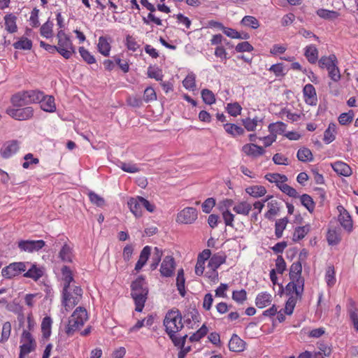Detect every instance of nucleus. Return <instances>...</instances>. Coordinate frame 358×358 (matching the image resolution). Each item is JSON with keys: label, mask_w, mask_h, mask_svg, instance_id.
Listing matches in <instances>:
<instances>
[{"label": "nucleus", "mask_w": 358, "mask_h": 358, "mask_svg": "<svg viewBox=\"0 0 358 358\" xmlns=\"http://www.w3.org/2000/svg\"><path fill=\"white\" fill-rule=\"evenodd\" d=\"M317 14L319 17L325 20H334L338 18L340 15L339 13L337 11L323 8L318 9Z\"/></svg>", "instance_id": "obj_51"}, {"label": "nucleus", "mask_w": 358, "mask_h": 358, "mask_svg": "<svg viewBox=\"0 0 358 358\" xmlns=\"http://www.w3.org/2000/svg\"><path fill=\"white\" fill-rule=\"evenodd\" d=\"M147 76L150 78L155 79L157 81H162L164 74L162 70L158 66H149Z\"/></svg>", "instance_id": "obj_42"}, {"label": "nucleus", "mask_w": 358, "mask_h": 358, "mask_svg": "<svg viewBox=\"0 0 358 358\" xmlns=\"http://www.w3.org/2000/svg\"><path fill=\"white\" fill-rule=\"evenodd\" d=\"M29 265L31 266L30 268L23 274V276L37 281L43 275V270L36 264L30 262Z\"/></svg>", "instance_id": "obj_24"}, {"label": "nucleus", "mask_w": 358, "mask_h": 358, "mask_svg": "<svg viewBox=\"0 0 358 358\" xmlns=\"http://www.w3.org/2000/svg\"><path fill=\"white\" fill-rule=\"evenodd\" d=\"M3 19L5 29L9 34H14L17 31V17L13 13L6 14Z\"/></svg>", "instance_id": "obj_21"}, {"label": "nucleus", "mask_w": 358, "mask_h": 358, "mask_svg": "<svg viewBox=\"0 0 358 358\" xmlns=\"http://www.w3.org/2000/svg\"><path fill=\"white\" fill-rule=\"evenodd\" d=\"M299 197L301 204L308 210L309 213H312L315 207V203L313 198L307 194H303Z\"/></svg>", "instance_id": "obj_45"}, {"label": "nucleus", "mask_w": 358, "mask_h": 358, "mask_svg": "<svg viewBox=\"0 0 358 358\" xmlns=\"http://www.w3.org/2000/svg\"><path fill=\"white\" fill-rule=\"evenodd\" d=\"M287 128V124L282 122L271 123L268 125V131L276 138L277 134H282Z\"/></svg>", "instance_id": "obj_39"}, {"label": "nucleus", "mask_w": 358, "mask_h": 358, "mask_svg": "<svg viewBox=\"0 0 358 358\" xmlns=\"http://www.w3.org/2000/svg\"><path fill=\"white\" fill-rule=\"evenodd\" d=\"M304 290V279L291 280L285 287L286 294L291 296L294 292L299 300H301Z\"/></svg>", "instance_id": "obj_9"}, {"label": "nucleus", "mask_w": 358, "mask_h": 358, "mask_svg": "<svg viewBox=\"0 0 358 358\" xmlns=\"http://www.w3.org/2000/svg\"><path fill=\"white\" fill-rule=\"evenodd\" d=\"M13 45L17 50H29L32 48V41L26 37H22Z\"/></svg>", "instance_id": "obj_46"}, {"label": "nucleus", "mask_w": 358, "mask_h": 358, "mask_svg": "<svg viewBox=\"0 0 358 358\" xmlns=\"http://www.w3.org/2000/svg\"><path fill=\"white\" fill-rule=\"evenodd\" d=\"M162 250L157 247H155L154 248V252L152 256V262L151 264H150V268L151 271H155L157 268L159 262L162 260Z\"/></svg>", "instance_id": "obj_40"}, {"label": "nucleus", "mask_w": 358, "mask_h": 358, "mask_svg": "<svg viewBox=\"0 0 358 358\" xmlns=\"http://www.w3.org/2000/svg\"><path fill=\"white\" fill-rule=\"evenodd\" d=\"M242 150L247 155L252 156L253 157H257L265 152L264 149L262 146L254 143H249L243 145Z\"/></svg>", "instance_id": "obj_20"}, {"label": "nucleus", "mask_w": 358, "mask_h": 358, "mask_svg": "<svg viewBox=\"0 0 358 358\" xmlns=\"http://www.w3.org/2000/svg\"><path fill=\"white\" fill-rule=\"evenodd\" d=\"M151 254V247L149 245L145 246L141 250L139 259L137 261L135 270L139 271L146 264Z\"/></svg>", "instance_id": "obj_25"}, {"label": "nucleus", "mask_w": 358, "mask_h": 358, "mask_svg": "<svg viewBox=\"0 0 358 358\" xmlns=\"http://www.w3.org/2000/svg\"><path fill=\"white\" fill-rule=\"evenodd\" d=\"M99 52L105 57L109 56L110 50V45L108 42L107 39L101 36L99 38V43L97 45Z\"/></svg>", "instance_id": "obj_43"}, {"label": "nucleus", "mask_w": 358, "mask_h": 358, "mask_svg": "<svg viewBox=\"0 0 358 358\" xmlns=\"http://www.w3.org/2000/svg\"><path fill=\"white\" fill-rule=\"evenodd\" d=\"M148 294L145 277L139 275L131 284V296L134 301L136 312H142Z\"/></svg>", "instance_id": "obj_2"}, {"label": "nucleus", "mask_w": 358, "mask_h": 358, "mask_svg": "<svg viewBox=\"0 0 358 358\" xmlns=\"http://www.w3.org/2000/svg\"><path fill=\"white\" fill-rule=\"evenodd\" d=\"M310 231V225L307 224L302 227H296L294 229L293 234L292 241L294 242H298L303 239L308 233Z\"/></svg>", "instance_id": "obj_31"}, {"label": "nucleus", "mask_w": 358, "mask_h": 358, "mask_svg": "<svg viewBox=\"0 0 358 358\" xmlns=\"http://www.w3.org/2000/svg\"><path fill=\"white\" fill-rule=\"evenodd\" d=\"M272 301V296L271 294L263 292L257 294L255 299V305L259 308H264L270 305Z\"/></svg>", "instance_id": "obj_27"}, {"label": "nucleus", "mask_w": 358, "mask_h": 358, "mask_svg": "<svg viewBox=\"0 0 358 358\" xmlns=\"http://www.w3.org/2000/svg\"><path fill=\"white\" fill-rule=\"evenodd\" d=\"M277 201H271L268 203V210L265 213L264 216L269 220H273V216L277 215L280 211V208L278 206Z\"/></svg>", "instance_id": "obj_54"}, {"label": "nucleus", "mask_w": 358, "mask_h": 358, "mask_svg": "<svg viewBox=\"0 0 358 358\" xmlns=\"http://www.w3.org/2000/svg\"><path fill=\"white\" fill-rule=\"evenodd\" d=\"M333 170L338 175L350 176L352 174L350 166L345 162L337 161L331 164Z\"/></svg>", "instance_id": "obj_23"}, {"label": "nucleus", "mask_w": 358, "mask_h": 358, "mask_svg": "<svg viewBox=\"0 0 358 358\" xmlns=\"http://www.w3.org/2000/svg\"><path fill=\"white\" fill-rule=\"evenodd\" d=\"M198 217V211L195 208L186 207L177 215V222L182 224H192Z\"/></svg>", "instance_id": "obj_8"}, {"label": "nucleus", "mask_w": 358, "mask_h": 358, "mask_svg": "<svg viewBox=\"0 0 358 358\" xmlns=\"http://www.w3.org/2000/svg\"><path fill=\"white\" fill-rule=\"evenodd\" d=\"M61 271L64 282L62 304L66 311L69 312L80 302L83 292L80 286L76 285L73 286V292H71V283L74 282V278L69 266H63Z\"/></svg>", "instance_id": "obj_1"}, {"label": "nucleus", "mask_w": 358, "mask_h": 358, "mask_svg": "<svg viewBox=\"0 0 358 358\" xmlns=\"http://www.w3.org/2000/svg\"><path fill=\"white\" fill-rule=\"evenodd\" d=\"M336 134V124L335 123L331 122L327 129L324 132V138L323 141L325 143L329 144L333 142L335 138Z\"/></svg>", "instance_id": "obj_33"}, {"label": "nucleus", "mask_w": 358, "mask_h": 358, "mask_svg": "<svg viewBox=\"0 0 358 358\" xmlns=\"http://www.w3.org/2000/svg\"><path fill=\"white\" fill-rule=\"evenodd\" d=\"M182 315L178 308L169 310L164 318V331L169 338H174L173 335L180 332L184 328Z\"/></svg>", "instance_id": "obj_3"}, {"label": "nucleus", "mask_w": 358, "mask_h": 358, "mask_svg": "<svg viewBox=\"0 0 358 358\" xmlns=\"http://www.w3.org/2000/svg\"><path fill=\"white\" fill-rule=\"evenodd\" d=\"M265 178L271 182H275L278 187L281 182H285L287 180V177L285 175L280 173H267Z\"/></svg>", "instance_id": "obj_55"}, {"label": "nucleus", "mask_w": 358, "mask_h": 358, "mask_svg": "<svg viewBox=\"0 0 358 358\" xmlns=\"http://www.w3.org/2000/svg\"><path fill=\"white\" fill-rule=\"evenodd\" d=\"M57 44V52L66 59H70L73 55L76 53V48L69 36L59 38Z\"/></svg>", "instance_id": "obj_7"}, {"label": "nucleus", "mask_w": 358, "mask_h": 358, "mask_svg": "<svg viewBox=\"0 0 358 358\" xmlns=\"http://www.w3.org/2000/svg\"><path fill=\"white\" fill-rule=\"evenodd\" d=\"M148 10H150V13H148V16L145 17H143V23L146 24H149L151 22L156 24L157 25H162V21L161 19H159V17H155L152 13H154L155 10H156V8L155 7V6L153 4H152L151 3H150L146 7H145Z\"/></svg>", "instance_id": "obj_29"}, {"label": "nucleus", "mask_w": 358, "mask_h": 358, "mask_svg": "<svg viewBox=\"0 0 358 358\" xmlns=\"http://www.w3.org/2000/svg\"><path fill=\"white\" fill-rule=\"evenodd\" d=\"M252 209V206L247 201H241L234 206L233 210L237 214L248 215Z\"/></svg>", "instance_id": "obj_48"}, {"label": "nucleus", "mask_w": 358, "mask_h": 358, "mask_svg": "<svg viewBox=\"0 0 358 358\" xmlns=\"http://www.w3.org/2000/svg\"><path fill=\"white\" fill-rule=\"evenodd\" d=\"M341 207L343 211L340 212L338 221L344 229L348 232H350L353 228L352 220L349 213L343 207Z\"/></svg>", "instance_id": "obj_18"}, {"label": "nucleus", "mask_w": 358, "mask_h": 358, "mask_svg": "<svg viewBox=\"0 0 358 358\" xmlns=\"http://www.w3.org/2000/svg\"><path fill=\"white\" fill-rule=\"evenodd\" d=\"M224 129L227 134H230L233 137L241 136L245 133L243 128L233 123L224 124Z\"/></svg>", "instance_id": "obj_34"}, {"label": "nucleus", "mask_w": 358, "mask_h": 358, "mask_svg": "<svg viewBox=\"0 0 358 358\" xmlns=\"http://www.w3.org/2000/svg\"><path fill=\"white\" fill-rule=\"evenodd\" d=\"M283 193L286 194L290 197L292 198H298L299 197V195L297 192V191L292 187L289 186L287 184L281 182L280 185H278V187Z\"/></svg>", "instance_id": "obj_57"}, {"label": "nucleus", "mask_w": 358, "mask_h": 358, "mask_svg": "<svg viewBox=\"0 0 358 358\" xmlns=\"http://www.w3.org/2000/svg\"><path fill=\"white\" fill-rule=\"evenodd\" d=\"M185 89L194 90L196 87V77L194 73H189L182 81Z\"/></svg>", "instance_id": "obj_63"}, {"label": "nucleus", "mask_w": 358, "mask_h": 358, "mask_svg": "<svg viewBox=\"0 0 358 358\" xmlns=\"http://www.w3.org/2000/svg\"><path fill=\"white\" fill-rule=\"evenodd\" d=\"M296 157L301 162H311L313 160V156L310 149L307 148H300L298 152Z\"/></svg>", "instance_id": "obj_47"}, {"label": "nucleus", "mask_w": 358, "mask_h": 358, "mask_svg": "<svg viewBox=\"0 0 358 358\" xmlns=\"http://www.w3.org/2000/svg\"><path fill=\"white\" fill-rule=\"evenodd\" d=\"M39 103L41 108L45 112L53 113L56 110V104L53 96L44 94V98L40 101Z\"/></svg>", "instance_id": "obj_22"}, {"label": "nucleus", "mask_w": 358, "mask_h": 358, "mask_svg": "<svg viewBox=\"0 0 358 358\" xmlns=\"http://www.w3.org/2000/svg\"><path fill=\"white\" fill-rule=\"evenodd\" d=\"M79 53L87 64H92L96 62L95 57L84 47L79 48Z\"/></svg>", "instance_id": "obj_61"}, {"label": "nucleus", "mask_w": 358, "mask_h": 358, "mask_svg": "<svg viewBox=\"0 0 358 358\" xmlns=\"http://www.w3.org/2000/svg\"><path fill=\"white\" fill-rule=\"evenodd\" d=\"M6 113L16 120L24 121L31 119L34 117V110L31 106L8 108L6 109Z\"/></svg>", "instance_id": "obj_6"}, {"label": "nucleus", "mask_w": 358, "mask_h": 358, "mask_svg": "<svg viewBox=\"0 0 358 358\" xmlns=\"http://www.w3.org/2000/svg\"><path fill=\"white\" fill-rule=\"evenodd\" d=\"M30 104L39 103L44 98V93L40 90H25Z\"/></svg>", "instance_id": "obj_44"}, {"label": "nucleus", "mask_w": 358, "mask_h": 358, "mask_svg": "<svg viewBox=\"0 0 358 358\" xmlns=\"http://www.w3.org/2000/svg\"><path fill=\"white\" fill-rule=\"evenodd\" d=\"M30 262H17L10 263L1 270V275L6 279H11L15 276L20 275L27 270Z\"/></svg>", "instance_id": "obj_5"}, {"label": "nucleus", "mask_w": 358, "mask_h": 358, "mask_svg": "<svg viewBox=\"0 0 358 358\" xmlns=\"http://www.w3.org/2000/svg\"><path fill=\"white\" fill-rule=\"evenodd\" d=\"M241 24L251 27L253 29H256L260 26L258 20L255 17L251 15H245L243 17L241 21Z\"/></svg>", "instance_id": "obj_50"}, {"label": "nucleus", "mask_w": 358, "mask_h": 358, "mask_svg": "<svg viewBox=\"0 0 358 358\" xmlns=\"http://www.w3.org/2000/svg\"><path fill=\"white\" fill-rule=\"evenodd\" d=\"M54 24L52 22L50 21L49 20L45 22L40 29V34L42 36L50 38L52 36V28H53Z\"/></svg>", "instance_id": "obj_53"}, {"label": "nucleus", "mask_w": 358, "mask_h": 358, "mask_svg": "<svg viewBox=\"0 0 358 358\" xmlns=\"http://www.w3.org/2000/svg\"><path fill=\"white\" fill-rule=\"evenodd\" d=\"M304 55L310 64H315L318 59V50L315 45L305 48Z\"/></svg>", "instance_id": "obj_32"}, {"label": "nucleus", "mask_w": 358, "mask_h": 358, "mask_svg": "<svg viewBox=\"0 0 358 358\" xmlns=\"http://www.w3.org/2000/svg\"><path fill=\"white\" fill-rule=\"evenodd\" d=\"M148 10H150V13H148V16L145 17H143V23L146 24H149L151 22L156 24L157 25H162V21L161 19H159V17H155L152 13H154L155 10H156V8L155 7V6L153 4H152L151 3H150L146 7H145Z\"/></svg>", "instance_id": "obj_28"}, {"label": "nucleus", "mask_w": 358, "mask_h": 358, "mask_svg": "<svg viewBox=\"0 0 358 358\" xmlns=\"http://www.w3.org/2000/svg\"><path fill=\"white\" fill-rule=\"evenodd\" d=\"M59 258L63 262H72V249L67 245L64 244L59 253Z\"/></svg>", "instance_id": "obj_49"}, {"label": "nucleus", "mask_w": 358, "mask_h": 358, "mask_svg": "<svg viewBox=\"0 0 358 358\" xmlns=\"http://www.w3.org/2000/svg\"><path fill=\"white\" fill-rule=\"evenodd\" d=\"M208 327L203 324L200 329L189 336V340L192 343L199 341L208 334Z\"/></svg>", "instance_id": "obj_52"}, {"label": "nucleus", "mask_w": 358, "mask_h": 358, "mask_svg": "<svg viewBox=\"0 0 358 358\" xmlns=\"http://www.w3.org/2000/svg\"><path fill=\"white\" fill-rule=\"evenodd\" d=\"M185 279L184 276V271L182 268H180L178 271L177 278H176V286L177 289L182 296H185Z\"/></svg>", "instance_id": "obj_41"}, {"label": "nucleus", "mask_w": 358, "mask_h": 358, "mask_svg": "<svg viewBox=\"0 0 358 358\" xmlns=\"http://www.w3.org/2000/svg\"><path fill=\"white\" fill-rule=\"evenodd\" d=\"M327 240L329 245H336L341 241V236L335 229H329L327 231Z\"/></svg>", "instance_id": "obj_56"}, {"label": "nucleus", "mask_w": 358, "mask_h": 358, "mask_svg": "<svg viewBox=\"0 0 358 358\" xmlns=\"http://www.w3.org/2000/svg\"><path fill=\"white\" fill-rule=\"evenodd\" d=\"M242 124L244 126V128L248 131H253L256 129L258 122H262L263 119L259 118L257 116L253 117L252 119L250 117H246L245 119H242Z\"/></svg>", "instance_id": "obj_35"}, {"label": "nucleus", "mask_w": 358, "mask_h": 358, "mask_svg": "<svg viewBox=\"0 0 358 358\" xmlns=\"http://www.w3.org/2000/svg\"><path fill=\"white\" fill-rule=\"evenodd\" d=\"M52 320L50 317L45 316L43 317L41 323V331L43 337L45 339H48L51 335V327Z\"/></svg>", "instance_id": "obj_37"}, {"label": "nucleus", "mask_w": 358, "mask_h": 358, "mask_svg": "<svg viewBox=\"0 0 358 358\" xmlns=\"http://www.w3.org/2000/svg\"><path fill=\"white\" fill-rule=\"evenodd\" d=\"M10 103L15 108L26 107L30 104L25 90L13 94L10 97Z\"/></svg>", "instance_id": "obj_13"}, {"label": "nucleus", "mask_w": 358, "mask_h": 358, "mask_svg": "<svg viewBox=\"0 0 358 358\" xmlns=\"http://www.w3.org/2000/svg\"><path fill=\"white\" fill-rule=\"evenodd\" d=\"M227 260V255L224 252H221L215 253L211 256L208 261V267L214 270V275L215 270H217L222 264H224Z\"/></svg>", "instance_id": "obj_15"}, {"label": "nucleus", "mask_w": 358, "mask_h": 358, "mask_svg": "<svg viewBox=\"0 0 358 358\" xmlns=\"http://www.w3.org/2000/svg\"><path fill=\"white\" fill-rule=\"evenodd\" d=\"M185 313V317H189L190 319L192 320V321L194 323H197L200 322V314L198 311V310L195 308V306L189 307L187 310H185L184 312Z\"/></svg>", "instance_id": "obj_60"}, {"label": "nucleus", "mask_w": 358, "mask_h": 358, "mask_svg": "<svg viewBox=\"0 0 358 358\" xmlns=\"http://www.w3.org/2000/svg\"><path fill=\"white\" fill-rule=\"evenodd\" d=\"M303 93L306 103L311 106L317 104V94L313 85L306 84L303 89Z\"/></svg>", "instance_id": "obj_14"}, {"label": "nucleus", "mask_w": 358, "mask_h": 358, "mask_svg": "<svg viewBox=\"0 0 358 358\" xmlns=\"http://www.w3.org/2000/svg\"><path fill=\"white\" fill-rule=\"evenodd\" d=\"M302 265L301 261L294 262L289 268V279L291 280H297V279H304L301 276Z\"/></svg>", "instance_id": "obj_30"}, {"label": "nucleus", "mask_w": 358, "mask_h": 358, "mask_svg": "<svg viewBox=\"0 0 358 358\" xmlns=\"http://www.w3.org/2000/svg\"><path fill=\"white\" fill-rule=\"evenodd\" d=\"M176 268L175 259L172 256H166L160 266V274L162 277L169 278L171 277Z\"/></svg>", "instance_id": "obj_11"}, {"label": "nucleus", "mask_w": 358, "mask_h": 358, "mask_svg": "<svg viewBox=\"0 0 358 358\" xmlns=\"http://www.w3.org/2000/svg\"><path fill=\"white\" fill-rule=\"evenodd\" d=\"M45 245V243L43 240H21L18 242L17 246L21 251L33 252L34 251H38L42 249Z\"/></svg>", "instance_id": "obj_10"}, {"label": "nucleus", "mask_w": 358, "mask_h": 358, "mask_svg": "<svg viewBox=\"0 0 358 358\" xmlns=\"http://www.w3.org/2000/svg\"><path fill=\"white\" fill-rule=\"evenodd\" d=\"M141 199V196H137L136 197H131L129 199L127 202V205L131 210V212L136 217H140L143 215L142 211V206L140 200Z\"/></svg>", "instance_id": "obj_17"}, {"label": "nucleus", "mask_w": 358, "mask_h": 358, "mask_svg": "<svg viewBox=\"0 0 358 358\" xmlns=\"http://www.w3.org/2000/svg\"><path fill=\"white\" fill-rule=\"evenodd\" d=\"M19 149V143L17 140H12L3 144L1 149V156L4 159L10 157L16 153Z\"/></svg>", "instance_id": "obj_12"}, {"label": "nucleus", "mask_w": 358, "mask_h": 358, "mask_svg": "<svg viewBox=\"0 0 358 358\" xmlns=\"http://www.w3.org/2000/svg\"><path fill=\"white\" fill-rule=\"evenodd\" d=\"M241 110H242V107L238 102L230 103H228L227 106V113L233 117H236L238 115H240L241 113Z\"/></svg>", "instance_id": "obj_62"}, {"label": "nucleus", "mask_w": 358, "mask_h": 358, "mask_svg": "<svg viewBox=\"0 0 358 358\" xmlns=\"http://www.w3.org/2000/svg\"><path fill=\"white\" fill-rule=\"evenodd\" d=\"M87 320V313L85 308L77 307L69 318V324L66 327V333L71 335L78 328L83 326L85 322Z\"/></svg>", "instance_id": "obj_4"}, {"label": "nucleus", "mask_w": 358, "mask_h": 358, "mask_svg": "<svg viewBox=\"0 0 358 358\" xmlns=\"http://www.w3.org/2000/svg\"><path fill=\"white\" fill-rule=\"evenodd\" d=\"M335 269L334 266H328L326 273H325V280L327 284L329 287H333L336 283V277H335Z\"/></svg>", "instance_id": "obj_59"}, {"label": "nucleus", "mask_w": 358, "mask_h": 358, "mask_svg": "<svg viewBox=\"0 0 358 358\" xmlns=\"http://www.w3.org/2000/svg\"><path fill=\"white\" fill-rule=\"evenodd\" d=\"M289 220L287 217L279 219L275 223V235L277 238L282 236L283 231L286 229Z\"/></svg>", "instance_id": "obj_38"}, {"label": "nucleus", "mask_w": 358, "mask_h": 358, "mask_svg": "<svg viewBox=\"0 0 358 358\" xmlns=\"http://www.w3.org/2000/svg\"><path fill=\"white\" fill-rule=\"evenodd\" d=\"M348 313L353 327L358 331V308L356 306L355 301L352 299H350L348 301Z\"/></svg>", "instance_id": "obj_19"}, {"label": "nucleus", "mask_w": 358, "mask_h": 358, "mask_svg": "<svg viewBox=\"0 0 358 358\" xmlns=\"http://www.w3.org/2000/svg\"><path fill=\"white\" fill-rule=\"evenodd\" d=\"M36 343H24L20 346V355L19 358H24L25 355L30 353L31 351L35 350Z\"/></svg>", "instance_id": "obj_64"}, {"label": "nucleus", "mask_w": 358, "mask_h": 358, "mask_svg": "<svg viewBox=\"0 0 358 358\" xmlns=\"http://www.w3.org/2000/svg\"><path fill=\"white\" fill-rule=\"evenodd\" d=\"M245 192L252 197L259 198L266 194V189L262 185H253L247 187Z\"/></svg>", "instance_id": "obj_36"}, {"label": "nucleus", "mask_w": 358, "mask_h": 358, "mask_svg": "<svg viewBox=\"0 0 358 358\" xmlns=\"http://www.w3.org/2000/svg\"><path fill=\"white\" fill-rule=\"evenodd\" d=\"M203 102L208 105H212L216 101L215 94L208 89H203L201 92Z\"/></svg>", "instance_id": "obj_58"}, {"label": "nucleus", "mask_w": 358, "mask_h": 358, "mask_svg": "<svg viewBox=\"0 0 358 358\" xmlns=\"http://www.w3.org/2000/svg\"><path fill=\"white\" fill-rule=\"evenodd\" d=\"M338 64V59L334 54H331L329 56H322L318 60V66L321 69H327L330 70L331 67Z\"/></svg>", "instance_id": "obj_26"}, {"label": "nucleus", "mask_w": 358, "mask_h": 358, "mask_svg": "<svg viewBox=\"0 0 358 358\" xmlns=\"http://www.w3.org/2000/svg\"><path fill=\"white\" fill-rule=\"evenodd\" d=\"M229 349L235 352H243L245 348V342L238 335L234 334L229 341Z\"/></svg>", "instance_id": "obj_16"}]
</instances>
